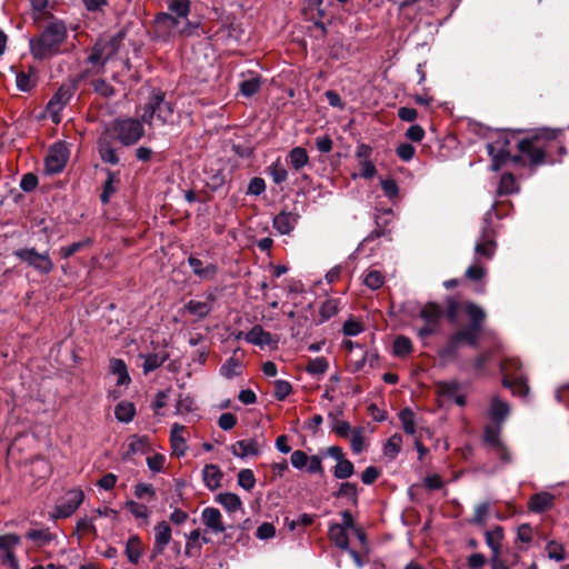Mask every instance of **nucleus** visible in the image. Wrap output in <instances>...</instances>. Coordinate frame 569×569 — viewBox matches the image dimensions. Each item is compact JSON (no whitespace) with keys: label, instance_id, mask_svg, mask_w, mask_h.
Listing matches in <instances>:
<instances>
[{"label":"nucleus","instance_id":"nucleus-1","mask_svg":"<svg viewBox=\"0 0 569 569\" xmlns=\"http://www.w3.org/2000/svg\"><path fill=\"white\" fill-rule=\"evenodd\" d=\"M446 318L452 325L459 322V316L466 315L470 321L468 327L461 328L453 332L447 340L446 345L439 350L438 355L443 360H453L458 356V350L462 343L476 347L478 338L482 331L486 321V311L471 301H460L456 297H448L445 301Z\"/></svg>","mask_w":569,"mask_h":569},{"label":"nucleus","instance_id":"nucleus-2","mask_svg":"<svg viewBox=\"0 0 569 569\" xmlns=\"http://www.w3.org/2000/svg\"><path fill=\"white\" fill-rule=\"evenodd\" d=\"M561 134L559 129L543 128L535 132L532 136L522 139L518 143L521 158H527L530 166L538 167L548 162L551 149L557 147L560 151L565 148L558 143Z\"/></svg>","mask_w":569,"mask_h":569},{"label":"nucleus","instance_id":"nucleus-3","mask_svg":"<svg viewBox=\"0 0 569 569\" xmlns=\"http://www.w3.org/2000/svg\"><path fill=\"white\" fill-rule=\"evenodd\" d=\"M68 36L66 24L60 20L50 21L42 32L30 40V51L34 59H50L61 52Z\"/></svg>","mask_w":569,"mask_h":569},{"label":"nucleus","instance_id":"nucleus-4","mask_svg":"<svg viewBox=\"0 0 569 569\" xmlns=\"http://www.w3.org/2000/svg\"><path fill=\"white\" fill-rule=\"evenodd\" d=\"M104 130H110L111 138L116 134L123 146L137 143L144 134L142 123L132 118L117 119Z\"/></svg>","mask_w":569,"mask_h":569},{"label":"nucleus","instance_id":"nucleus-5","mask_svg":"<svg viewBox=\"0 0 569 569\" xmlns=\"http://www.w3.org/2000/svg\"><path fill=\"white\" fill-rule=\"evenodd\" d=\"M154 27L157 32L167 37L190 36L193 29L189 21L177 19L176 16L169 12L159 13L154 19Z\"/></svg>","mask_w":569,"mask_h":569},{"label":"nucleus","instance_id":"nucleus-6","mask_svg":"<svg viewBox=\"0 0 569 569\" xmlns=\"http://www.w3.org/2000/svg\"><path fill=\"white\" fill-rule=\"evenodd\" d=\"M173 114V108L170 102L166 101L163 94H153L144 107L142 121L152 124L153 118L162 124L169 123Z\"/></svg>","mask_w":569,"mask_h":569},{"label":"nucleus","instance_id":"nucleus-7","mask_svg":"<svg viewBox=\"0 0 569 569\" xmlns=\"http://www.w3.org/2000/svg\"><path fill=\"white\" fill-rule=\"evenodd\" d=\"M121 41V34L110 38L98 39V41L91 49V52L88 57V61L92 64L101 63V66L103 67L110 59H112L117 54Z\"/></svg>","mask_w":569,"mask_h":569},{"label":"nucleus","instance_id":"nucleus-8","mask_svg":"<svg viewBox=\"0 0 569 569\" xmlns=\"http://www.w3.org/2000/svg\"><path fill=\"white\" fill-rule=\"evenodd\" d=\"M419 317L425 321V325L417 331L420 338H426L439 332L442 317V309L439 305L435 302L426 303L421 308Z\"/></svg>","mask_w":569,"mask_h":569},{"label":"nucleus","instance_id":"nucleus-9","mask_svg":"<svg viewBox=\"0 0 569 569\" xmlns=\"http://www.w3.org/2000/svg\"><path fill=\"white\" fill-rule=\"evenodd\" d=\"M14 256L40 273L47 274L53 269V262L51 261L48 252L40 253L34 248H24L17 250Z\"/></svg>","mask_w":569,"mask_h":569},{"label":"nucleus","instance_id":"nucleus-10","mask_svg":"<svg viewBox=\"0 0 569 569\" xmlns=\"http://www.w3.org/2000/svg\"><path fill=\"white\" fill-rule=\"evenodd\" d=\"M508 144L509 140L507 138H499L493 143L487 144L488 153L492 160L491 169L493 171H498L508 160H511L513 163L521 162V157H510V152L507 150Z\"/></svg>","mask_w":569,"mask_h":569},{"label":"nucleus","instance_id":"nucleus-11","mask_svg":"<svg viewBox=\"0 0 569 569\" xmlns=\"http://www.w3.org/2000/svg\"><path fill=\"white\" fill-rule=\"evenodd\" d=\"M500 426H487L485 429L483 440L490 451L496 453L503 462L511 461V455L500 438Z\"/></svg>","mask_w":569,"mask_h":569},{"label":"nucleus","instance_id":"nucleus-12","mask_svg":"<svg viewBox=\"0 0 569 569\" xmlns=\"http://www.w3.org/2000/svg\"><path fill=\"white\" fill-rule=\"evenodd\" d=\"M497 248L495 231L490 226L482 229L481 236L476 243L475 252L478 256L491 259Z\"/></svg>","mask_w":569,"mask_h":569},{"label":"nucleus","instance_id":"nucleus-13","mask_svg":"<svg viewBox=\"0 0 569 569\" xmlns=\"http://www.w3.org/2000/svg\"><path fill=\"white\" fill-rule=\"evenodd\" d=\"M171 541V527L167 521H160L154 526V543L151 558L161 555Z\"/></svg>","mask_w":569,"mask_h":569},{"label":"nucleus","instance_id":"nucleus-14","mask_svg":"<svg viewBox=\"0 0 569 569\" xmlns=\"http://www.w3.org/2000/svg\"><path fill=\"white\" fill-rule=\"evenodd\" d=\"M68 157L62 147H53L50 149L44 160V170L47 173L54 174L63 170Z\"/></svg>","mask_w":569,"mask_h":569},{"label":"nucleus","instance_id":"nucleus-15","mask_svg":"<svg viewBox=\"0 0 569 569\" xmlns=\"http://www.w3.org/2000/svg\"><path fill=\"white\" fill-rule=\"evenodd\" d=\"M83 492L80 489L68 491L63 502L57 507L58 516L63 518L71 516L83 501Z\"/></svg>","mask_w":569,"mask_h":569},{"label":"nucleus","instance_id":"nucleus-16","mask_svg":"<svg viewBox=\"0 0 569 569\" xmlns=\"http://www.w3.org/2000/svg\"><path fill=\"white\" fill-rule=\"evenodd\" d=\"M98 150L103 162L109 164H118L119 157L112 147V138L110 130H104L98 139Z\"/></svg>","mask_w":569,"mask_h":569},{"label":"nucleus","instance_id":"nucleus-17","mask_svg":"<svg viewBox=\"0 0 569 569\" xmlns=\"http://www.w3.org/2000/svg\"><path fill=\"white\" fill-rule=\"evenodd\" d=\"M201 520L203 525L214 533L223 532L226 530L221 512L217 508H204L201 512Z\"/></svg>","mask_w":569,"mask_h":569},{"label":"nucleus","instance_id":"nucleus-18","mask_svg":"<svg viewBox=\"0 0 569 569\" xmlns=\"http://www.w3.org/2000/svg\"><path fill=\"white\" fill-rule=\"evenodd\" d=\"M71 91L69 88H60L56 94L50 99L47 104V110L51 113L53 121L58 122V114L62 110V108L69 102L71 99Z\"/></svg>","mask_w":569,"mask_h":569},{"label":"nucleus","instance_id":"nucleus-19","mask_svg":"<svg viewBox=\"0 0 569 569\" xmlns=\"http://www.w3.org/2000/svg\"><path fill=\"white\" fill-rule=\"evenodd\" d=\"M261 446L256 439H242L237 441L231 447V452L238 458H246L249 456L257 457L260 455Z\"/></svg>","mask_w":569,"mask_h":569},{"label":"nucleus","instance_id":"nucleus-20","mask_svg":"<svg viewBox=\"0 0 569 569\" xmlns=\"http://www.w3.org/2000/svg\"><path fill=\"white\" fill-rule=\"evenodd\" d=\"M188 263L192 269L193 273L201 279L212 280L218 272L217 264L211 262H204L201 259L192 256L188 258Z\"/></svg>","mask_w":569,"mask_h":569},{"label":"nucleus","instance_id":"nucleus-21","mask_svg":"<svg viewBox=\"0 0 569 569\" xmlns=\"http://www.w3.org/2000/svg\"><path fill=\"white\" fill-rule=\"evenodd\" d=\"M555 496L547 491L535 493L528 501V509L535 513H541L553 507Z\"/></svg>","mask_w":569,"mask_h":569},{"label":"nucleus","instance_id":"nucleus-22","mask_svg":"<svg viewBox=\"0 0 569 569\" xmlns=\"http://www.w3.org/2000/svg\"><path fill=\"white\" fill-rule=\"evenodd\" d=\"M299 219L298 213L282 210L273 218V228L281 234H289L296 227Z\"/></svg>","mask_w":569,"mask_h":569},{"label":"nucleus","instance_id":"nucleus-23","mask_svg":"<svg viewBox=\"0 0 569 569\" xmlns=\"http://www.w3.org/2000/svg\"><path fill=\"white\" fill-rule=\"evenodd\" d=\"M186 427L179 423H174L171 428L170 441L172 453L181 457L186 453L188 446L187 439L184 438Z\"/></svg>","mask_w":569,"mask_h":569},{"label":"nucleus","instance_id":"nucleus-24","mask_svg":"<svg viewBox=\"0 0 569 569\" xmlns=\"http://www.w3.org/2000/svg\"><path fill=\"white\" fill-rule=\"evenodd\" d=\"M502 385L506 388H509L513 395H518L520 397H526L529 392V387L523 373H519L518 376H510V373H506V377L502 379Z\"/></svg>","mask_w":569,"mask_h":569},{"label":"nucleus","instance_id":"nucleus-25","mask_svg":"<svg viewBox=\"0 0 569 569\" xmlns=\"http://www.w3.org/2000/svg\"><path fill=\"white\" fill-rule=\"evenodd\" d=\"M246 340L249 343L260 347L269 346L273 342L271 333L264 331L263 328L259 325H256L250 329V331L246 335Z\"/></svg>","mask_w":569,"mask_h":569},{"label":"nucleus","instance_id":"nucleus-26","mask_svg":"<svg viewBox=\"0 0 569 569\" xmlns=\"http://www.w3.org/2000/svg\"><path fill=\"white\" fill-rule=\"evenodd\" d=\"M202 479L206 487L216 490L221 485L222 472L216 465H207L202 470Z\"/></svg>","mask_w":569,"mask_h":569},{"label":"nucleus","instance_id":"nucleus-27","mask_svg":"<svg viewBox=\"0 0 569 569\" xmlns=\"http://www.w3.org/2000/svg\"><path fill=\"white\" fill-rule=\"evenodd\" d=\"M184 309L198 319H203L212 310V299L209 297L207 301L190 300L184 305Z\"/></svg>","mask_w":569,"mask_h":569},{"label":"nucleus","instance_id":"nucleus-28","mask_svg":"<svg viewBox=\"0 0 569 569\" xmlns=\"http://www.w3.org/2000/svg\"><path fill=\"white\" fill-rule=\"evenodd\" d=\"M143 371L147 375L161 367L164 363V361L169 358V353L164 349H161L157 352L143 356Z\"/></svg>","mask_w":569,"mask_h":569},{"label":"nucleus","instance_id":"nucleus-29","mask_svg":"<svg viewBox=\"0 0 569 569\" xmlns=\"http://www.w3.org/2000/svg\"><path fill=\"white\" fill-rule=\"evenodd\" d=\"M485 536L488 547L492 550V558L496 560L500 553L503 530L500 526H497L495 529L486 531Z\"/></svg>","mask_w":569,"mask_h":569},{"label":"nucleus","instance_id":"nucleus-30","mask_svg":"<svg viewBox=\"0 0 569 569\" xmlns=\"http://www.w3.org/2000/svg\"><path fill=\"white\" fill-rule=\"evenodd\" d=\"M329 538L330 540L340 549H347L349 546V537L345 526H340L339 523H332L329 527Z\"/></svg>","mask_w":569,"mask_h":569},{"label":"nucleus","instance_id":"nucleus-31","mask_svg":"<svg viewBox=\"0 0 569 569\" xmlns=\"http://www.w3.org/2000/svg\"><path fill=\"white\" fill-rule=\"evenodd\" d=\"M509 412L510 408L506 401H502L498 397L492 398L490 406V417L497 422V425H500L508 417Z\"/></svg>","mask_w":569,"mask_h":569},{"label":"nucleus","instance_id":"nucleus-32","mask_svg":"<svg viewBox=\"0 0 569 569\" xmlns=\"http://www.w3.org/2000/svg\"><path fill=\"white\" fill-rule=\"evenodd\" d=\"M126 555L128 560L137 565L142 556L141 540L138 536H131L126 545Z\"/></svg>","mask_w":569,"mask_h":569},{"label":"nucleus","instance_id":"nucleus-33","mask_svg":"<svg viewBox=\"0 0 569 569\" xmlns=\"http://www.w3.org/2000/svg\"><path fill=\"white\" fill-rule=\"evenodd\" d=\"M291 167L299 171L309 162V156L305 148L296 147L288 154Z\"/></svg>","mask_w":569,"mask_h":569},{"label":"nucleus","instance_id":"nucleus-34","mask_svg":"<svg viewBox=\"0 0 569 569\" xmlns=\"http://www.w3.org/2000/svg\"><path fill=\"white\" fill-rule=\"evenodd\" d=\"M216 500L220 505H222L229 512H234L239 510L242 506L239 496L232 492L220 493L217 496Z\"/></svg>","mask_w":569,"mask_h":569},{"label":"nucleus","instance_id":"nucleus-35","mask_svg":"<svg viewBox=\"0 0 569 569\" xmlns=\"http://www.w3.org/2000/svg\"><path fill=\"white\" fill-rule=\"evenodd\" d=\"M169 13H172L177 17V19H182L183 21L188 20V14L190 12V0H172L169 6Z\"/></svg>","mask_w":569,"mask_h":569},{"label":"nucleus","instance_id":"nucleus-36","mask_svg":"<svg viewBox=\"0 0 569 569\" xmlns=\"http://www.w3.org/2000/svg\"><path fill=\"white\" fill-rule=\"evenodd\" d=\"M136 413L133 403L122 401L114 409L116 418L121 422H130Z\"/></svg>","mask_w":569,"mask_h":569},{"label":"nucleus","instance_id":"nucleus-37","mask_svg":"<svg viewBox=\"0 0 569 569\" xmlns=\"http://www.w3.org/2000/svg\"><path fill=\"white\" fill-rule=\"evenodd\" d=\"M241 362L237 358L231 357L221 366L220 373L223 377L231 379L241 373Z\"/></svg>","mask_w":569,"mask_h":569},{"label":"nucleus","instance_id":"nucleus-38","mask_svg":"<svg viewBox=\"0 0 569 569\" xmlns=\"http://www.w3.org/2000/svg\"><path fill=\"white\" fill-rule=\"evenodd\" d=\"M546 552L549 559L560 562L566 559V550L562 543L550 540L546 545Z\"/></svg>","mask_w":569,"mask_h":569},{"label":"nucleus","instance_id":"nucleus-39","mask_svg":"<svg viewBox=\"0 0 569 569\" xmlns=\"http://www.w3.org/2000/svg\"><path fill=\"white\" fill-rule=\"evenodd\" d=\"M518 191V186L512 173H503L498 186V194H510Z\"/></svg>","mask_w":569,"mask_h":569},{"label":"nucleus","instance_id":"nucleus-40","mask_svg":"<svg viewBox=\"0 0 569 569\" xmlns=\"http://www.w3.org/2000/svg\"><path fill=\"white\" fill-rule=\"evenodd\" d=\"M91 87L96 93L103 98H111L114 96V88L108 83L104 79H94L91 81Z\"/></svg>","mask_w":569,"mask_h":569},{"label":"nucleus","instance_id":"nucleus-41","mask_svg":"<svg viewBox=\"0 0 569 569\" xmlns=\"http://www.w3.org/2000/svg\"><path fill=\"white\" fill-rule=\"evenodd\" d=\"M412 351L411 340L405 336H399L393 342V353L398 357H406Z\"/></svg>","mask_w":569,"mask_h":569},{"label":"nucleus","instance_id":"nucleus-42","mask_svg":"<svg viewBox=\"0 0 569 569\" xmlns=\"http://www.w3.org/2000/svg\"><path fill=\"white\" fill-rule=\"evenodd\" d=\"M399 418H400L403 430L409 435H413L416 432L413 411L409 408H405L400 411Z\"/></svg>","mask_w":569,"mask_h":569},{"label":"nucleus","instance_id":"nucleus-43","mask_svg":"<svg viewBox=\"0 0 569 569\" xmlns=\"http://www.w3.org/2000/svg\"><path fill=\"white\" fill-rule=\"evenodd\" d=\"M355 472L353 463L348 460L343 459L340 462H337L335 469H333V476L337 479H347L351 477Z\"/></svg>","mask_w":569,"mask_h":569},{"label":"nucleus","instance_id":"nucleus-44","mask_svg":"<svg viewBox=\"0 0 569 569\" xmlns=\"http://www.w3.org/2000/svg\"><path fill=\"white\" fill-rule=\"evenodd\" d=\"M363 283L372 289V290H377L379 288H381L385 283V277L383 274L378 271V270H369L366 276H365V279H363Z\"/></svg>","mask_w":569,"mask_h":569},{"label":"nucleus","instance_id":"nucleus-45","mask_svg":"<svg viewBox=\"0 0 569 569\" xmlns=\"http://www.w3.org/2000/svg\"><path fill=\"white\" fill-rule=\"evenodd\" d=\"M402 445V438L399 435H393L387 441L383 448V452L387 457L395 459L396 456L400 452Z\"/></svg>","mask_w":569,"mask_h":569},{"label":"nucleus","instance_id":"nucleus-46","mask_svg":"<svg viewBox=\"0 0 569 569\" xmlns=\"http://www.w3.org/2000/svg\"><path fill=\"white\" fill-rule=\"evenodd\" d=\"M111 370H112V372H114L119 376L118 385H127L130 382V377L127 371V366L122 360H120V359L112 360Z\"/></svg>","mask_w":569,"mask_h":569},{"label":"nucleus","instance_id":"nucleus-47","mask_svg":"<svg viewBox=\"0 0 569 569\" xmlns=\"http://www.w3.org/2000/svg\"><path fill=\"white\" fill-rule=\"evenodd\" d=\"M116 174L111 172L110 170H107V180L103 184V191L100 196V199L102 203H108L110 200V197L116 192L114 182H116Z\"/></svg>","mask_w":569,"mask_h":569},{"label":"nucleus","instance_id":"nucleus-48","mask_svg":"<svg viewBox=\"0 0 569 569\" xmlns=\"http://www.w3.org/2000/svg\"><path fill=\"white\" fill-rule=\"evenodd\" d=\"M500 367L503 377H506V373H510V376H518L519 373H522L520 371L521 362L517 358H506L501 361Z\"/></svg>","mask_w":569,"mask_h":569},{"label":"nucleus","instance_id":"nucleus-49","mask_svg":"<svg viewBox=\"0 0 569 569\" xmlns=\"http://www.w3.org/2000/svg\"><path fill=\"white\" fill-rule=\"evenodd\" d=\"M16 84L20 91L28 92L34 87L36 80L32 79L30 73L21 71L16 76Z\"/></svg>","mask_w":569,"mask_h":569},{"label":"nucleus","instance_id":"nucleus-50","mask_svg":"<svg viewBox=\"0 0 569 569\" xmlns=\"http://www.w3.org/2000/svg\"><path fill=\"white\" fill-rule=\"evenodd\" d=\"M268 171H269L273 182L277 184L284 182L288 178L287 170L283 168V166L279 161L272 163L268 168Z\"/></svg>","mask_w":569,"mask_h":569},{"label":"nucleus","instance_id":"nucleus-51","mask_svg":"<svg viewBox=\"0 0 569 569\" xmlns=\"http://www.w3.org/2000/svg\"><path fill=\"white\" fill-rule=\"evenodd\" d=\"M238 485L248 491L253 489V487L256 485V478H254L252 470H250V469L240 470L238 473Z\"/></svg>","mask_w":569,"mask_h":569},{"label":"nucleus","instance_id":"nucleus-52","mask_svg":"<svg viewBox=\"0 0 569 569\" xmlns=\"http://www.w3.org/2000/svg\"><path fill=\"white\" fill-rule=\"evenodd\" d=\"M329 368V363L323 357H318L309 361L307 371L312 375H323Z\"/></svg>","mask_w":569,"mask_h":569},{"label":"nucleus","instance_id":"nucleus-53","mask_svg":"<svg viewBox=\"0 0 569 569\" xmlns=\"http://www.w3.org/2000/svg\"><path fill=\"white\" fill-rule=\"evenodd\" d=\"M27 537L41 546L47 545L52 540V535L48 529L29 530Z\"/></svg>","mask_w":569,"mask_h":569},{"label":"nucleus","instance_id":"nucleus-54","mask_svg":"<svg viewBox=\"0 0 569 569\" xmlns=\"http://www.w3.org/2000/svg\"><path fill=\"white\" fill-rule=\"evenodd\" d=\"M466 278L469 279L470 281H480L485 278L486 276V269L483 266H481L478 261H476L473 264H471L467 270H466Z\"/></svg>","mask_w":569,"mask_h":569},{"label":"nucleus","instance_id":"nucleus-55","mask_svg":"<svg viewBox=\"0 0 569 569\" xmlns=\"http://www.w3.org/2000/svg\"><path fill=\"white\" fill-rule=\"evenodd\" d=\"M260 89V79L259 78H251L248 80H244L240 84V90L243 96L251 97L254 93L258 92Z\"/></svg>","mask_w":569,"mask_h":569},{"label":"nucleus","instance_id":"nucleus-56","mask_svg":"<svg viewBox=\"0 0 569 569\" xmlns=\"http://www.w3.org/2000/svg\"><path fill=\"white\" fill-rule=\"evenodd\" d=\"M291 385L288 381L277 380L274 382L273 396L277 400H283L291 392Z\"/></svg>","mask_w":569,"mask_h":569},{"label":"nucleus","instance_id":"nucleus-57","mask_svg":"<svg viewBox=\"0 0 569 569\" xmlns=\"http://www.w3.org/2000/svg\"><path fill=\"white\" fill-rule=\"evenodd\" d=\"M200 540V530L194 529L190 531V533L187 536V543H186V555H190L192 549H201V543H199Z\"/></svg>","mask_w":569,"mask_h":569},{"label":"nucleus","instance_id":"nucleus-58","mask_svg":"<svg viewBox=\"0 0 569 569\" xmlns=\"http://www.w3.org/2000/svg\"><path fill=\"white\" fill-rule=\"evenodd\" d=\"M266 190V182L262 178L254 177L250 180L247 193L259 196Z\"/></svg>","mask_w":569,"mask_h":569},{"label":"nucleus","instance_id":"nucleus-59","mask_svg":"<svg viewBox=\"0 0 569 569\" xmlns=\"http://www.w3.org/2000/svg\"><path fill=\"white\" fill-rule=\"evenodd\" d=\"M309 460L308 455L302 450H296L291 453V465L297 469H302L307 466Z\"/></svg>","mask_w":569,"mask_h":569},{"label":"nucleus","instance_id":"nucleus-60","mask_svg":"<svg viewBox=\"0 0 569 569\" xmlns=\"http://www.w3.org/2000/svg\"><path fill=\"white\" fill-rule=\"evenodd\" d=\"M351 448L356 453H360L365 448V437L361 429H356L351 436Z\"/></svg>","mask_w":569,"mask_h":569},{"label":"nucleus","instance_id":"nucleus-61","mask_svg":"<svg viewBox=\"0 0 569 569\" xmlns=\"http://www.w3.org/2000/svg\"><path fill=\"white\" fill-rule=\"evenodd\" d=\"M415 152H416V149L413 146H411L410 143H401L399 144V147L397 148V156L402 160V161H410L413 156H415Z\"/></svg>","mask_w":569,"mask_h":569},{"label":"nucleus","instance_id":"nucleus-62","mask_svg":"<svg viewBox=\"0 0 569 569\" xmlns=\"http://www.w3.org/2000/svg\"><path fill=\"white\" fill-rule=\"evenodd\" d=\"M338 311V302L336 300H327L322 303L320 313L322 319L327 320L335 316Z\"/></svg>","mask_w":569,"mask_h":569},{"label":"nucleus","instance_id":"nucleus-63","mask_svg":"<svg viewBox=\"0 0 569 569\" xmlns=\"http://www.w3.org/2000/svg\"><path fill=\"white\" fill-rule=\"evenodd\" d=\"M38 186V178L33 173H26L20 181V187L23 191L30 192Z\"/></svg>","mask_w":569,"mask_h":569},{"label":"nucleus","instance_id":"nucleus-64","mask_svg":"<svg viewBox=\"0 0 569 569\" xmlns=\"http://www.w3.org/2000/svg\"><path fill=\"white\" fill-rule=\"evenodd\" d=\"M236 423L237 418L233 413L230 412L222 413L218 420V426L226 431L232 429L236 426Z\"/></svg>","mask_w":569,"mask_h":569}]
</instances>
